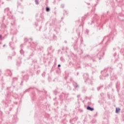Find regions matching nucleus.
Segmentation results:
<instances>
[{"instance_id":"24","label":"nucleus","mask_w":124,"mask_h":124,"mask_svg":"<svg viewBox=\"0 0 124 124\" xmlns=\"http://www.w3.org/2000/svg\"><path fill=\"white\" fill-rule=\"evenodd\" d=\"M8 60H9H9H12V57H11V56H8Z\"/></svg>"},{"instance_id":"60","label":"nucleus","mask_w":124,"mask_h":124,"mask_svg":"<svg viewBox=\"0 0 124 124\" xmlns=\"http://www.w3.org/2000/svg\"><path fill=\"white\" fill-rule=\"evenodd\" d=\"M110 69H113V68H112V67H110Z\"/></svg>"},{"instance_id":"55","label":"nucleus","mask_w":124,"mask_h":124,"mask_svg":"<svg viewBox=\"0 0 124 124\" xmlns=\"http://www.w3.org/2000/svg\"><path fill=\"white\" fill-rule=\"evenodd\" d=\"M30 40H31V41H32V38H30Z\"/></svg>"},{"instance_id":"26","label":"nucleus","mask_w":124,"mask_h":124,"mask_svg":"<svg viewBox=\"0 0 124 124\" xmlns=\"http://www.w3.org/2000/svg\"><path fill=\"white\" fill-rule=\"evenodd\" d=\"M33 63H36L37 62V60H34L32 61Z\"/></svg>"},{"instance_id":"18","label":"nucleus","mask_w":124,"mask_h":124,"mask_svg":"<svg viewBox=\"0 0 124 124\" xmlns=\"http://www.w3.org/2000/svg\"><path fill=\"white\" fill-rule=\"evenodd\" d=\"M20 7H22V5H21L20 3H17V8H20Z\"/></svg>"},{"instance_id":"61","label":"nucleus","mask_w":124,"mask_h":124,"mask_svg":"<svg viewBox=\"0 0 124 124\" xmlns=\"http://www.w3.org/2000/svg\"><path fill=\"white\" fill-rule=\"evenodd\" d=\"M100 79H101H101H102V78H101V76H100Z\"/></svg>"},{"instance_id":"11","label":"nucleus","mask_w":124,"mask_h":124,"mask_svg":"<svg viewBox=\"0 0 124 124\" xmlns=\"http://www.w3.org/2000/svg\"><path fill=\"white\" fill-rule=\"evenodd\" d=\"M7 72H8L9 76H12V73L11 72V71L10 70H8Z\"/></svg>"},{"instance_id":"30","label":"nucleus","mask_w":124,"mask_h":124,"mask_svg":"<svg viewBox=\"0 0 124 124\" xmlns=\"http://www.w3.org/2000/svg\"><path fill=\"white\" fill-rule=\"evenodd\" d=\"M83 93H86L87 92V89L84 88L82 90Z\"/></svg>"},{"instance_id":"8","label":"nucleus","mask_w":124,"mask_h":124,"mask_svg":"<svg viewBox=\"0 0 124 124\" xmlns=\"http://www.w3.org/2000/svg\"><path fill=\"white\" fill-rule=\"evenodd\" d=\"M121 111V108H116L115 109V113L116 114H119L120 113V111Z\"/></svg>"},{"instance_id":"9","label":"nucleus","mask_w":124,"mask_h":124,"mask_svg":"<svg viewBox=\"0 0 124 124\" xmlns=\"http://www.w3.org/2000/svg\"><path fill=\"white\" fill-rule=\"evenodd\" d=\"M32 89V88L31 87L28 89H27L26 90H25L24 93H23V94H25V93H29V92H30V91H31V89Z\"/></svg>"},{"instance_id":"41","label":"nucleus","mask_w":124,"mask_h":124,"mask_svg":"<svg viewBox=\"0 0 124 124\" xmlns=\"http://www.w3.org/2000/svg\"><path fill=\"white\" fill-rule=\"evenodd\" d=\"M88 105H91V104H92V102H89L88 103Z\"/></svg>"},{"instance_id":"29","label":"nucleus","mask_w":124,"mask_h":124,"mask_svg":"<svg viewBox=\"0 0 124 124\" xmlns=\"http://www.w3.org/2000/svg\"><path fill=\"white\" fill-rule=\"evenodd\" d=\"M42 77H45V72H44L42 74Z\"/></svg>"},{"instance_id":"56","label":"nucleus","mask_w":124,"mask_h":124,"mask_svg":"<svg viewBox=\"0 0 124 124\" xmlns=\"http://www.w3.org/2000/svg\"><path fill=\"white\" fill-rule=\"evenodd\" d=\"M97 115V113H96V114L94 115V117H96Z\"/></svg>"},{"instance_id":"4","label":"nucleus","mask_w":124,"mask_h":124,"mask_svg":"<svg viewBox=\"0 0 124 124\" xmlns=\"http://www.w3.org/2000/svg\"><path fill=\"white\" fill-rule=\"evenodd\" d=\"M120 86H121V83H120L119 81H117L116 83V88L117 91H119V90L120 89Z\"/></svg>"},{"instance_id":"22","label":"nucleus","mask_w":124,"mask_h":124,"mask_svg":"<svg viewBox=\"0 0 124 124\" xmlns=\"http://www.w3.org/2000/svg\"><path fill=\"white\" fill-rule=\"evenodd\" d=\"M112 85L113 84L112 83V82H110V84L108 85V88H111Z\"/></svg>"},{"instance_id":"49","label":"nucleus","mask_w":124,"mask_h":124,"mask_svg":"<svg viewBox=\"0 0 124 124\" xmlns=\"http://www.w3.org/2000/svg\"><path fill=\"white\" fill-rule=\"evenodd\" d=\"M77 97H78V98H79V97H80V95H78Z\"/></svg>"},{"instance_id":"6","label":"nucleus","mask_w":124,"mask_h":124,"mask_svg":"<svg viewBox=\"0 0 124 124\" xmlns=\"http://www.w3.org/2000/svg\"><path fill=\"white\" fill-rule=\"evenodd\" d=\"M47 52H48V53H49V54H50L51 52H54V50L53 49V47H52V46H50V47H48V48H47Z\"/></svg>"},{"instance_id":"25","label":"nucleus","mask_w":124,"mask_h":124,"mask_svg":"<svg viewBox=\"0 0 124 124\" xmlns=\"http://www.w3.org/2000/svg\"><path fill=\"white\" fill-rule=\"evenodd\" d=\"M89 32H90V31H89V30L87 29L86 30V33L87 34V35H89Z\"/></svg>"},{"instance_id":"14","label":"nucleus","mask_w":124,"mask_h":124,"mask_svg":"<svg viewBox=\"0 0 124 124\" xmlns=\"http://www.w3.org/2000/svg\"><path fill=\"white\" fill-rule=\"evenodd\" d=\"M74 48L75 50H78V46H77V45L75 44L74 46Z\"/></svg>"},{"instance_id":"48","label":"nucleus","mask_w":124,"mask_h":124,"mask_svg":"<svg viewBox=\"0 0 124 124\" xmlns=\"http://www.w3.org/2000/svg\"><path fill=\"white\" fill-rule=\"evenodd\" d=\"M64 79H65V80H66V79H67V77H65V78H64Z\"/></svg>"},{"instance_id":"39","label":"nucleus","mask_w":124,"mask_h":124,"mask_svg":"<svg viewBox=\"0 0 124 124\" xmlns=\"http://www.w3.org/2000/svg\"><path fill=\"white\" fill-rule=\"evenodd\" d=\"M97 3L96 4H95V5H94V7H95V6H96L97 5V4H98V1H99V0H97Z\"/></svg>"},{"instance_id":"47","label":"nucleus","mask_w":124,"mask_h":124,"mask_svg":"<svg viewBox=\"0 0 124 124\" xmlns=\"http://www.w3.org/2000/svg\"><path fill=\"white\" fill-rule=\"evenodd\" d=\"M14 80H17V78H14Z\"/></svg>"},{"instance_id":"16","label":"nucleus","mask_w":124,"mask_h":124,"mask_svg":"<svg viewBox=\"0 0 124 124\" xmlns=\"http://www.w3.org/2000/svg\"><path fill=\"white\" fill-rule=\"evenodd\" d=\"M35 3L36 5H38V4H39V0H35Z\"/></svg>"},{"instance_id":"42","label":"nucleus","mask_w":124,"mask_h":124,"mask_svg":"<svg viewBox=\"0 0 124 124\" xmlns=\"http://www.w3.org/2000/svg\"><path fill=\"white\" fill-rule=\"evenodd\" d=\"M104 94L103 93H100V96H103Z\"/></svg>"},{"instance_id":"20","label":"nucleus","mask_w":124,"mask_h":124,"mask_svg":"<svg viewBox=\"0 0 124 124\" xmlns=\"http://www.w3.org/2000/svg\"><path fill=\"white\" fill-rule=\"evenodd\" d=\"M20 53L21 55H24V50H23V49H21L20 50Z\"/></svg>"},{"instance_id":"23","label":"nucleus","mask_w":124,"mask_h":124,"mask_svg":"<svg viewBox=\"0 0 124 124\" xmlns=\"http://www.w3.org/2000/svg\"><path fill=\"white\" fill-rule=\"evenodd\" d=\"M54 70H55V66H53L51 70V72H52V71H54Z\"/></svg>"},{"instance_id":"3","label":"nucleus","mask_w":124,"mask_h":124,"mask_svg":"<svg viewBox=\"0 0 124 124\" xmlns=\"http://www.w3.org/2000/svg\"><path fill=\"white\" fill-rule=\"evenodd\" d=\"M73 86L74 87L76 90L79 88V85H78V84H77V82H75V81H73Z\"/></svg>"},{"instance_id":"43","label":"nucleus","mask_w":124,"mask_h":124,"mask_svg":"<svg viewBox=\"0 0 124 124\" xmlns=\"http://www.w3.org/2000/svg\"><path fill=\"white\" fill-rule=\"evenodd\" d=\"M116 56H117V53H115L114 54V57H116Z\"/></svg>"},{"instance_id":"32","label":"nucleus","mask_w":124,"mask_h":124,"mask_svg":"<svg viewBox=\"0 0 124 124\" xmlns=\"http://www.w3.org/2000/svg\"><path fill=\"white\" fill-rule=\"evenodd\" d=\"M26 78V79L28 80V79H29V76H25L24 77V79H25V78Z\"/></svg>"},{"instance_id":"38","label":"nucleus","mask_w":124,"mask_h":124,"mask_svg":"<svg viewBox=\"0 0 124 124\" xmlns=\"http://www.w3.org/2000/svg\"><path fill=\"white\" fill-rule=\"evenodd\" d=\"M61 7L62 8H64V4H62L61 5Z\"/></svg>"},{"instance_id":"51","label":"nucleus","mask_w":124,"mask_h":124,"mask_svg":"<svg viewBox=\"0 0 124 124\" xmlns=\"http://www.w3.org/2000/svg\"><path fill=\"white\" fill-rule=\"evenodd\" d=\"M10 88H11V87H7V90H9V89H10Z\"/></svg>"},{"instance_id":"10","label":"nucleus","mask_w":124,"mask_h":124,"mask_svg":"<svg viewBox=\"0 0 124 124\" xmlns=\"http://www.w3.org/2000/svg\"><path fill=\"white\" fill-rule=\"evenodd\" d=\"M21 63H22V61H21V60L19 61H17L16 62L17 66H20Z\"/></svg>"},{"instance_id":"46","label":"nucleus","mask_w":124,"mask_h":124,"mask_svg":"<svg viewBox=\"0 0 124 124\" xmlns=\"http://www.w3.org/2000/svg\"><path fill=\"white\" fill-rule=\"evenodd\" d=\"M21 86H23V81H21V83H20Z\"/></svg>"},{"instance_id":"17","label":"nucleus","mask_w":124,"mask_h":124,"mask_svg":"<svg viewBox=\"0 0 124 124\" xmlns=\"http://www.w3.org/2000/svg\"><path fill=\"white\" fill-rule=\"evenodd\" d=\"M87 58H88V59H92V57H91V56H90V55H86L85 57H84V59H86Z\"/></svg>"},{"instance_id":"63","label":"nucleus","mask_w":124,"mask_h":124,"mask_svg":"<svg viewBox=\"0 0 124 124\" xmlns=\"http://www.w3.org/2000/svg\"><path fill=\"white\" fill-rule=\"evenodd\" d=\"M3 47H5V45H3Z\"/></svg>"},{"instance_id":"64","label":"nucleus","mask_w":124,"mask_h":124,"mask_svg":"<svg viewBox=\"0 0 124 124\" xmlns=\"http://www.w3.org/2000/svg\"><path fill=\"white\" fill-rule=\"evenodd\" d=\"M113 50H116V48H113Z\"/></svg>"},{"instance_id":"21","label":"nucleus","mask_w":124,"mask_h":124,"mask_svg":"<svg viewBox=\"0 0 124 124\" xmlns=\"http://www.w3.org/2000/svg\"><path fill=\"white\" fill-rule=\"evenodd\" d=\"M53 93L55 95H57V93H58V91L57 90H54V92H53Z\"/></svg>"},{"instance_id":"53","label":"nucleus","mask_w":124,"mask_h":124,"mask_svg":"<svg viewBox=\"0 0 124 124\" xmlns=\"http://www.w3.org/2000/svg\"><path fill=\"white\" fill-rule=\"evenodd\" d=\"M117 61H118V59H116V60L114 62H117Z\"/></svg>"},{"instance_id":"34","label":"nucleus","mask_w":124,"mask_h":124,"mask_svg":"<svg viewBox=\"0 0 124 124\" xmlns=\"http://www.w3.org/2000/svg\"><path fill=\"white\" fill-rule=\"evenodd\" d=\"M70 81L71 82H72V83H73V81H74V80H73V78H71L70 79Z\"/></svg>"},{"instance_id":"59","label":"nucleus","mask_w":124,"mask_h":124,"mask_svg":"<svg viewBox=\"0 0 124 124\" xmlns=\"http://www.w3.org/2000/svg\"><path fill=\"white\" fill-rule=\"evenodd\" d=\"M13 88V89H15V88H16L15 86H14Z\"/></svg>"},{"instance_id":"12","label":"nucleus","mask_w":124,"mask_h":124,"mask_svg":"<svg viewBox=\"0 0 124 124\" xmlns=\"http://www.w3.org/2000/svg\"><path fill=\"white\" fill-rule=\"evenodd\" d=\"M33 56H34V51H33L31 54L30 55V58H28L29 60H30V59H31V57H33Z\"/></svg>"},{"instance_id":"37","label":"nucleus","mask_w":124,"mask_h":124,"mask_svg":"<svg viewBox=\"0 0 124 124\" xmlns=\"http://www.w3.org/2000/svg\"><path fill=\"white\" fill-rule=\"evenodd\" d=\"M106 38V36H105L104 37V39L102 40V41L101 42V43H100V44H102V42H103V41H104V39H105Z\"/></svg>"},{"instance_id":"62","label":"nucleus","mask_w":124,"mask_h":124,"mask_svg":"<svg viewBox=\"0 0 124 124\" xmlns=\"http://www.w3.org/2000/svg\"><path fill=\"white\" fill-rule=\"evenodd\" d=\"M99 60H101V57H99Z\"/></svg>"},{"instance_id":"27","label":"nucleus","mask_w":124,"mask_h":124,"mask_svg":"<svg viewBox=\"0 0 124 124\" xmlns=\"http://www.w3.org/2000/svg\"><path fill=\"white\" fill-rule=\"evenodd\" d=\"M60 60H61V62H64V59H63V57H61Z\"/></svg>"},{"instance_id":"13","label":"nucleus","mask_w":124,"mask_h":124,"mask_svg":"<svg viewBox=\"0 0 124 124\" xmlns=\"http://www.w3.org/2000/svg\"><path fill=\"white\" fill-rule=\"evenodd\" d=\"M50 10H51V9H50L49 7H46V12H50Z\"/></svg>"},{"instance_id":"31","label":"nucleus","mask_w":124,"mask_h":124,"mask_svg":"<svg viewBox=\"0 0 124 124\" xmlns=\"http://www.w3.org/2000/svg\"><path fill=\"white\" fill-rule=\"evenodd\" d=\"M67 88L69 89L70 91H71V87H70V86L68 85L67 86Z\"/></svg>"},{"instance_id":"40","label":"nucleus","mask_w":124,"mask_h":124,"mask_svg":"<svg viewBox=\"0 0 124 124\" xmlns=\"http://www.w3.org/2000/svg\"><path fill=\"white\" fill-rule=\"evenodd\" d=\"M35 25L36 27H37V26H38V23L35 22Z\"/></svg>"},{"instance_id":"50","label":"nucleus","mask_w":124,"mask_h":124,"mask_svg":"<svg viewBox=\"0 0 124 124\" xmlns=\"http://www.w3.org/2000/svg\"><path fill=\"white\" fill-rule=\"evenodd\" d=\"M108 98H110V95H109L108 94Z\"/></svg>"},{"instance_id":"52","label":"nucleus","mask_w":124,"mask_h":124,"mask_svg":"<svg viewBox=\"0 0 124 124\" xmlns=\"http://www.w3.org/2000/svg\"><path fill=\"white\" fill-rule=\"evenodd\" d=\"M38 14H37L36 15V17H38Z\"/></svg>"},{"instance_id":"54","label":"nucleus","mask_w":124,"mask_h":124,"mask_svg":"<svg viewBox=\"0 0 124 124\" xmlns=\"http://www.w3.org/2000/svg\"><path fill=\"white\" fill-rule=\"evenodd\" d=\"M12 110V108H10V111H11Z\"/></svg>"},{"instance_id":"19","label":"nucleus","mask_w":124,"mask_h":124,"mask_svg":"<svg viewBox=\"0 0 124 124\" xmlns=\"http://www.w3.org/2000/svg\"><path fill=\"white\" fill-rule=\"evenodd\" d=\"M40 17L41 19H42V20H43V19H44V16H43V14H41Z\"/></svg>"},{"instance_id":"15","label":"nucleus","mask_w":124,"mask_h":124,"mask_svg":"<svg viewBox=\"0 0 124 124\" xmlns=\"http://www.w3.org/2000/svg\"><path fill=\"white\" fill-rule=\"evenodd\" d=\"M102 88H103V86H99L97 88V90L98 91H100V90H101V89H102Z\"/></svg>"},{"instance_id":"7","label":"nucleus","mask_w":124,"mask_h":124,"mask_svg":"<svg viewBox=\"0 0 124 124\" xmlns=\"http://www.w3.org/2000/svg\"><path fill=\"white\" fill-rule=\"evenodd\" d=\"M87 110H88L89 111H93V110H94V108H93L91 107L90 106H87Z\"/></svg>"},{"instance_id":"1","label":"nucleus","mask_w":124,"mask_h":124,"mask_svg":"<svg viewBox=\"0 0 124 124\" xmlns=\"http://www.w3.org/2000/svg\"><path fill=\"white\" fill-rule=\"evenodd\" d=\"M83 79H84L85 82L87 83V82H88V84H90V82L89 81H91L90 79H89V74L85 73L83 75Z\"/></svg>"},{"instance_id":"28","label":"nucleus","mask_w":124,"mask_h":124,"mask_svg":"<svg viewBox=\"0 0 124 124\" xmlns=\"http://www.w3.org/2000/svg\"><path fill=\"white\" fill-rule=\"evenodd\" d=\"M85 19H86V17L83 16V17H82V19H81L82 21L83 22V21L85 20Z\"/></svg>"},{"instance_id":"35","label":"nucleus","mask_w":124,"mask_h":124,"mask_svg":"<svg viewBox=\"0 0 124 124\" xmlns=\"http://www.w3.org/2000/svg\"><path fill=\"white\" fill-rule=\"evenodd\" d=\"M51 77H49L48 78V80L49 82H51Z\"/></svg>"},{"instance_id":"2","label":"nucleus","mask_w":124,"mask_h":124,"mask_svg":"<svg viewBox=\"0 0 124 124\" xmlns=\"http://www.w3.org/2000/svg\"><path fill=\"white\" fill-rule=\"evenodd\" d=\"M109 67H108L107 68L105 69L103 71H102L101 72V73L102 74H104L103 75V76H104V77H107V76H109V74H107V75H105V74L104 73H106L107 72V70H108Z\"/></svg>"},{"instance_id":"36","label":"nucleus","mask_w":124,"mask_h":124,"mask_svg":"<svg viewBox=\"0 0 124 124\" xmlns=\"http://www.w3.org/2000/svg\"><path fill=\"white\" fill-rule=\"evenodd\" d=\"M64 14H66V15H67L68 14V13H67V11H66V10H64Z\"/></svg>"},{"instance_id":"44","label":"nucleus","mask_w":124,"mask_h":124,"mask_svg":"<svg viewBox=\"0 0 124 124\" xmlns=\"http://www.w3.org/2000/svg\"><path fill=\"white\" fill-rule=\"evenodd\" d=\"M61 64H59L58 65V67H61Z\"/></svg>"},{"instance_id":"5","label":"nucleus","mask_w":124,"mask_h":124,"mask_svg":"<svg viewBox=\"0 0 124 124\" xmlns=\"http://www.w3.org/2000/svg\"><path fill=\"white\" fill-rule=\"evenodd\" d=\"M28 41H29V39L27 38H25L24 39V43L23 44H21L20 46V47H22L23 45H27V42H28Z\"/></svg>"},{"instance_id":"57","label":"nucleus","mask_w":124,"mask_h":124,"mask_svg":"<svg viewBox=\"0 0 124 124\" xmlns=\"http://www.w3.org/2000/svg\"><path fill=\"white\" fill-rule=\"evenodd\" d=\"M65 43H67V42L66 41H64Z\"/></svg>"},{"instance_id":"58","label":"nucleus","mask_w":124,"mask_h":124,"mask_svg":"<svg viewBox=\"0 0 124 124\" xmlns=\"http://www.w3.org/2000/svg\"><path fill=\"white\" fill-rule=\"evenodd\" d=\"M41 28H42V27H41V26H40V29H39V31H40V30H41Z\"/></svg>"},{"instance_id":"45","label":"nucleus","mask_w":124,"mask_h":124,"mask_svg":"<svg viewBox=\"0 0 124 124\" xmlns=\"http://www.w3.org/2000/svg\"><path fill=\"white\" fill-rule=\"evenodd\" d=\"M109 41H110V40H109V39H108V41L106 43V44H107V43H108V42H109Z\"/></svg>"},{"instance_id":"33","label":"nucleus","mask_w":124,"mask_h":124,"mask_svg":"<svg viewBox=\"0 0 124 124\" xmlns=\"http://www.w3.org/2000/svg\"><path fill=\"white\" fill-rule=\"evenodd\" d=\"M5 11H9V8H6L5 9Z\"/></svg>"}]
</instances>
